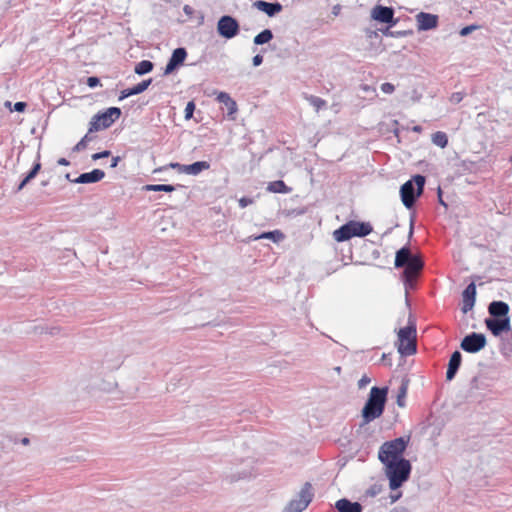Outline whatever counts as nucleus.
Wrapping results in <instances>:
<instances>
[{
  "mask_svg": "<svg viewBox=\"0 0 512 512\" xmlns=\"http://www.w3.org/2000/svg\"><path fill=\"white\" fill-rule=\"evenodd\" d=\"M386 396V388H371L369 398L362 410V416L365 423L379 418L382 415L386 403Z\"/></svg>",
  "mask_w": 512,
  "mask_h": 512,
  "instance_id": "obj_1",
  "label": "nucleus"
},
{
  "mask_svg": "<svg viewBox=\"0 0 512 512\" xmlns=\"http://www.w3.org/2000/svg\"><path fill=\"white\" fill-rule=\"evenodd\" d=\"M372 231L370 223L351 220L334 230L333 238L337 242H344L352 237H365Z\"/></svg>",
  "mask_w": 512,
  "mask_h": 512,
  "instance_id": "obj_2",
  "label": "nucleus"
},
{
  "mask_svg": "<svg viewBox=\"0 0 512 512\" xmlns=\"http://www.w3.org/2000/svg\"><path fill=\"white\" fill-rule=\"evenodd\" d=\"M384 467L385 474L389 479V486L393 490L407 481L411 473V464L407 459L385 464Z\"/></svg>",
  "mask_w": 512,
  "mask_h": 512,
  "instance_id": "obj_3",
  "label": "nucleus"
},
{
  "mask_svg": "<svg viewBox=\"0 0 512 512\" xmlns=\"http://www.w3.org/2000/svg\"><path fill=\"white\" fill-rule=\"evenodd\" d=\"M408 441L403 437L384 442L378 452V458L383 465L402 460Z\"/></svg>",
  "mask_w": 512,
  "mask_h": 512,
  "instance_id": "obj_4",
  "label": "nucleus"
},
{
  "mask_svg": "<svg viewBox=\"0 0 512 512\" xmlns=\"http://www.w3.org/2000/svg\"><path fill=\"white\" fill-rule=\"evenodd\" d=\"M425 177L415 175L411 180L405 182L400 189L401 200L406 208H411L416 200L423 193Z\"/></svg>",
  "mask_w": 512,
  "mask_h": 512,
  "instance_id": "obj_5",
  "label": "nucleus"
},
{
  "mask_svg": "<svg viewBox=\"0 0 512 512\" xmlns=\"http://www.w3.org/2000/svg\"><path fill=\"white\" fill-rule=\"evenodd\" d=\"M121 115L118 107H110L94 115L89 123V132L94 133L109 128Z\"/></svg>",
  "mask_w": 512,
  "mask_h": 512,
  "instance_id": "obj_6",
  "label": "nucleus"
},
{
  "mask_svg": "<svg viewBox=\"0 0 512 512\" xmlns=\"http://www.w3.org/2000/svg\"><path fill=\"white\" fill-rule=\"evenodd\" d=\"M398 352L410 356L416 353V329L414 326L401 328L398 332Z\"/></svg>",
  "mask_w": 512,
  "mask_h": 512,
  "instance_id": "obj_7",
  "label": "nucleus"
},
{
  "mask_svg": "<svg viewBox=\"0 0 512 512\" xmlns=\"http://www.w3.org/2000/svg\"><path fill=\"white\" fill-rule=\"evenodd\" d=\"M312 486L305 483L297 498L291 500L286 507V512H302L312 500Z\"/></svg>",
  "mask_w": 512,
  "mask_h": 512,
  "instance_id": "obj_8",
  "label": "nucleus"
},
{
  "mask_svg": "<svg viewBox=\"0 0 512 512\" xmlns=\"http://www.w3.org/2000/svg\"><path fill=\"white\" fill-rule=\"evenodd\" d=\"M217 31L220 36L231 39L239 33V23L232 16H222L217 23Z\"/></svg>",
  "mask_w": 512,
  "mask_h": 512,
  "instance_id": "obj_9",
  "label": "nucleus"
},
{
  "mask_svg": "<svg viewBox=\"0 0 512 512\" xmlns=\"http://www.w3.org/2000/svg\"><path fill=\"white\" fill-rule=\"evenodd\" d=\"M460 346L468 353H477L486 346V337L483 334L473 332L463 338Z\"/></svg>",
  "mask_w": 512,
  "mask_h": 512,
  "instance_id": "obj_10",
  "label": "nucleus"
},
{
  "mask_svg": "<svg viewBox=\"0 0 512 512\" xmlns=\"http://www.w3.org/2000/svg\"><path fill=\"white\" fill-rule=\"evenodd\" d=\"M170 167L176 169L179 173L198 175L202 171L208 170L210 168V164L207 161H198L189 165L171 163Z\"/></svg>",
  "mask_w": 512,
  "mask_h": 512,
  "instance_id": "obj_11",
  "label": "nucleus"
},
{
  "mask_svg": "<svg viewBox=\"0 0 512 512\" xmlns=\"http://www.w3.org/2000/svg\"><path fill=\"white\" fill-rule=\"evenodd\" d=\"M485 324L494 336H499L503 332H507L511 329L508 317L502 319L488 318L485 320Z\"/></svg>",
  "mask_w": 512,
  "mask_h": 512,
  "instance_id": "obj_12",
  "label": "nucleus"
},
{
  "mask_svg": "<svg viewBox=\"0 0 512 512\" xmlns=\"http://www.w3.org/2000/svg\"><path fill=\"white\" fill-rule=\"evenodd\" d=\"M417 28L419 31L431 30L438 25V16L430 13L420 12L416 15Z\"/></svg>",
  "mask_w": 512,
  "mask_h": 512,
  "instance_id": "obj_13",
  "label": "nucleus"
},
{
  "mask_svg": "<svg viewBox=\"0 0 512 512\" xmlns=\"http://www.w3.org/2000/svg\"><path fill=\"white\" fill-rule=\"evenodd\" d=\"M476 297V286L470 283L462 293V312L467 313L474 307Z\"/></svg>",
  "mask_w": 512,
  "mask_h": 512,
  "instance_id": "obj_14",
  "label": "nucleus"
},
{
  "mask_svg": "<svg viewBox=\"0 0 512 512\" xmlns=\"http://www.w3.org/2000/svg\"><path fill=\"white\" fill-rule=\"evenodd\" d=\"M424 266L423 261L417 255H414L410 261L404 266V276L407 280L415 278Z\"/></svg>",
  "mask_w": 512,
  "mask_h": 512,
  "instance_id": "obj_15",
  "label": "nucleus"
},
{
  "mask_svg": "<svg viewBox=\"0 0 512 512\" xmlns=\"http://www.w3.org/2000/svg\"><path fill=\"white\" fill-rule=\"evenodd\" d=\"M371 16L379 22L391 23L393 21L394 11L390 7L377 5L372 9Z\"/></svg>",
  "mask_w": 512,
  "mask_h": 512,
  "instance_id": "obj_16",
  "label": "nucleus"
},
{
  "mask_svg": "<svg viewBox=\"0 0 512 512\" xmlns=\"http://www.w3.org/2000/svg\"><path fill=\"white\" fill-rule=\"evenodd\" d=\"M187 56V52L184 48H177L173 51L169 62L165 67V74H170L177 66L181 65Z\"/></svg>",
  "mask_w": 512,
  "mask_h": 512,
  "instance_id": "obj_17",
  "label": "nucleus"
},
{
  "mask_svg": "<svg viewBox=\"0 0 512 512\" xmlns=\"http://www.w3.org/2000/svg\"><path fill=\"white\" fill-rule=\"evenodd\" d=\"M253 6L258 9L259 11H262L266 13L268 16L272 17L275 14L282 11V5L278 2L276 3H269L266 1L258 0L253 3Z\"/></svg>",
  "mask_w": 512,
  "mask_h": 512,
  "instance_id": "obj_18",
  "label": "nucleus"
},
{
  "mask_svg": "<svg viewBox=\"0 0 512 512\" xmlns=\"http://www.w3.org/2000/svg\"><path fill=\"white\" fill-rule=\"evenodd\" d=\"M105 177L103 170L94 169L91 172L82 173L76 180V183H95L102 180Z\"/></svg>",
  "mask_w": 512,
  "mask_h": 512,
  "instance_id": "obj_19",
  "label": "nucleus"
},
{
  "mask_svg": "<svg viewBox=\"0 0 512 512\" xmlns=\"http://www.w3.org/2000/svg\"><path fill=\"white\" fill-rule=\"evenodd\" d=\"M461 359H462V356L459 351L453 352V354L450 357L447 372H446L447 380L450 381L454 378V376L456 375V373L460 367Z\"/></svg>",
  "mask_w": 512,
  "mask_h": 512,
  "instance_id": "obj_20",
  "label": "nucleus"
},
{
  "mask_svg": "<svg viewBox=\"0 0 512 512\" xmlns=\"http://www.w3.org/2000/svg\"><path fill=\"white\" fill-rule=\"evenodd\" d=\"M489 313L494 317H507L509 306L502 301H494L488 307Z\"/></svg>",
  "mask_w": 512,
  "mask_h": 512,
  "instance_id": "obj_21",
  "label": "nucleus"
},
{
  "mask_svg": "<svg viewBox=\"0 0 512 512\" xmlns=\"http://www.w3.org/2000/svg\"><path fill=\"white\" fill-rule=\"evenodd\" d=\"M339 512H362V507L357 502H351L348 499H340L335 504Z\"/></svg>",
  "mask_w": 512,
  "mask_h": 512,
  "instance_id": "obj_22",
  "label": "nucleus"
},
{
  "mask_svg": "<svg viewBox=\"0 0 512 512\" xmlns=\"http://www.w3.org/2000/svg\"><path fill=\"white\" fill-rule=\"evenodd\" d=\"M413 256L414 255L411 254V251L408 247L401 248L396 253L395 263H394L395 267L396 268L404 267Z\"/></svg>",
  "mask_w": 512,
  "mask_h": 512,
  "instance_id": "obj_23",
  "label": "nucleus"
},
{
  "mask_svg": "<svg viewBox=\"0 0 512 512\" xmlns=\"http://www.w3.org/2000/svg\"><path fill=\"white\" fill-rule=\"evenodd\" d=\"M267 191L272 193H289L291 191V188H289L284 181L282 180H276L272 181L267 186Z\"/></svg>",
  "mask_w": 512,
  "mask_h": 512,
  "instance_id": "obj_24",
  "label": "nucleus"
},
{
  "mask_svg": "<svg viewBox=\"0 0 512 512\" xmlns=\"http://www.w3.org/2000/svg\"><path fill=\"white\" fill-rule=\"evenodd\" d=\"M432 143L440 148H445L448 145V137L445 132L437 131L432 134Z\"/></svg>",
  "mask_w": 512,
  "mask_h": 512,
  "instance_id": "obj_25",
  "label": "nucleus"
},
{
  "mask_svg": "<svg viewBox=\"0 0 512 512\" xmlns=\"http://www.w3.org/2000/svg\"><path fill=\"white\" fill-rule=\"evenodd\" d=\"M284 238V234L279 230H274L270 232H264L259 236L254 237V240L258 239H271L274 242H278Z\"/></svg>",
  "mask_w": 512,
  "mask_h": 512,
  "instance_id": "obj_26",
  "label": "nucleus"
},
{
  "mask_svg": "<svg viewBox=\"0 0 512 512\" xmlns=\"http://www.w3.org/2000/svg\"><path fill=\"white\" fill-rule=\"evenodd\" d=\"M272 38V31L269 29H265L254 37V43L256 45H262L271 41Z\"/></svg>",
  "mask_w": 512,
  "mask_h": 512,
  "instance_id": "obj_27",
  "label": "nucleus"
},
{
  "mask_svg": "<svg viewBox=\"0 0 512 512\" xmlns=\"http://www.w3.org/2000/svg\"><path fill=\"white\" fill-rule=\"evenodd\" d=\"M40 169H41V163L40 162L35 163L33 168L31 169V171L27 174V176L19 184L18 190L19 191L22 190L25 187V185L38 174Z\"/></svg>",
  "mask_w": 512,
  "mask_h": 512,
  "instance_id": "obj_28",
  "label": "nucleus"
},
{
  "mask_svg": "<svg viewBox=\"0 0 512 512\" xmlns=\"http://www.w3.org/2000/svg\"><path fill=\"white\" fill-rule=\"evenodd\" d=\"M153 69V63L149 60H142L135 66V73L143 75L149 73Z\"/></svg>",
  "mask_w": 512,
  "mask_h": 512,
  "instance_id": "obj_29",
  "label": "nucleus"
},
{
  "mask_svg": "<svg viewBox=\"0 0 512 512\" xmlns=\"http://www.w3.org/2000/svg\"><path fill=\"white\" fill-rule=\"evenodd\" d=\"M95 139L93 133H90L89 131L84 135V137L74 146V151H81L84 150L88 143L93 141Z\"/></svg>",
  "mask_w": 512,
  "mask_h": 512,
  "instance_id": "obj_30",
  "label": "nucleus"
},
{
  "mask_svg": "<svg viewBox=\"0 0 512 512\" xmlns=\"http://www.w3.org/2000/svg\"><path fill=\"white\" fill-rule=\"evenodd\" d=\"M218 100L224 103L231 112L235 111L236 103L234 100L231 99V97L227 93L221 92L218 95Z\"/></svg>",
  "mask_w": 512,
  "mask_h": 512,
  "instance_id": "obj_31",
  "label": "nucleus"
},
{
  "mask_svg": "<svg viewBox=\"0 0 512 512\" xmlns=\"http://www.w3.org/2000/svg\"><path fill=\"white\" fill-rule=\"evenodd\" d=\"M145 189L147 191H164V192H172L175 190V187L168 184H150L146 185Z\"/></svg>",
  "mask_w": 512,
  "mask_h": 512,
  "instance_id": "obj_32",
  "label": "nucleus"
},
{
  "mask_svg": "<svg viewBox=\"0 0 512 512\" xmlns=\"http://www.w3.org/2000/svg\"><path fill=\"white\" fill-rule=\"evenodd\" d=\"M306 99L316 109V111L326 107L327 104V102L322 98L313 95L307 96Z\"/></svg>",
  "mask_w": 512,
  "mask_h": 512,
  "instance_id": "obj_33",
  "label": "nucleus"
},
{
  "mask_svg": "<svg viewBox=\"0 0 512 512\" xmlns=\"http://www.w3.org/2000/svg\"><path fill=\"white\" fill-rule=\"evenodd\" d=\"M151 82H152L151 79L144 80V81L138 83L137 85L133 86L131 88V92L135 93V95L140 94L148 88V86L151 84Z\"/></svg>",
  "mask_w": 512,
  "mask_h": 512,
  "instance_id": "obj_34",
  "label": "nucleus"
},
{
  "mask_svg": "<svg viewBox=\"0 0 512 512\" xmlns=\"http://www.w3.org/2000/svg\"><path fill=\"white\" fill-rule=\"evenodd\" d=\"M382 491V486L379 484H373L371 485L366 491L364 496L373 498L377 496Z\"/></svg>",
  "mask_w": 512,
  "mask_h": 512,
  "instance_id": "obj_35",
  "label": "nucleus"
},
{
  "mask_svg": "<svg viewBox=\"0 0 512 512\" xmlns=\"http://www.w3.org/2000/svg\"><path fill=\"white\" fill-rule=\"evenodd\" d=\"M195 111V103L194 101H189L185 108V119L189 120L193 117V113Z\"/></svg>",
  "mask_w": 512,
  "mask_h": 512,
  "instance_id": "obj_36",
  "label": "nucleus"
},
{
  "mask_svg": "<svg viewBox=\"0 0 512 512\" xmlns=\"http://www.w3.org/2000/svg\"><path fill=\"white\" fill-rule=\"evenodd\" d=\"M480 27L478 25H468V26H465L463 27L461 30H460V35L461 36H467L469 35L470 33H472L473 31L479 29Z\"/></svg>",
  "mask_w": 512,
  "mask_h": 512,
  "instance_id": "obj_37",
  "label": "nucleus"
},
{
  "mask_svg": "<svg viewBox=\"0 0 512 512\" xmlns=\"http://www.w3.org/2000/svg\"><path fill=\"white\" fill-rule=\"evenodd\" d=\"M395 90V87L393 84L386 82L381 85V91L385 94H391Z\"/></svg>",
  "mask_w": 512,
  "mask_h": 512,
  "instance_id": "obj_38",
  "label": "nucleus"
},
{
  "mask_svg": "<svg viewBox=\"0 0 512 512\" xmlns=\"http://www.w3.org/2000/svg\"><path fill=\"white\" fill-rule=\"evenodd\" d=\"M110 154H111L110 151L105 150V151L93 154L92 155V159L94 161H96V160H99V159H102V158H106V157L110 156Z\"/></svg>",
  "mask_w": 512,
  "mask_h": 512,
  "instance_id": "obj_39",
  "label": "nucleus"
},
{
  "mask_svg": "<svg viewBox=\"0 0 512 512\" xmlns=\"http://www.w3.org/2000/svg\"><path fill=\"white\" fill-rule=\"evenodd\" d=\"M238 203L241 208H245L253 203V199L248 197H242L238 200Z\"/></svg>",
  "mask_w": 512,
  "mask_h": 512,
  "instance_id": "obj_40",
  "label": "nucleus"
},
{
  "mask_svg": "<svg viewBox=\"0 0 512 512\" xmlns=\"http://www.w3.org/2000/svg\"><path fill=\"white\" fill-rule=\"evenodd\" d=\"M87 85H88L89 87H91V88H94V87H96V86L100 85V80H99V78L94 77V76H92V77H88V79H87Z\"/></svg>",
  "mask_w": 512,
  "mask_h": 512,
  "instance_id": "obj_41",
  "label": "nucleus"
},
{
  "mask_svg": "<svg viewBox=\"0 0 512 512\" xmlns=\"http://www.w3.org/2000/svg\"><path fill=\"white\" fill-rule=\"evenodd\" d=\"M26 106L27 105H26L25 102H16L14 104V110L17 111V112H24Z\"/></svg>",
  "mask_w": 512,
  "mask_h": 512,
  "instance_id": "obj_42",
  "label": "nucleus"
},
{
  "mask_svg": "<svg viewBox=\"0 0 512 512\" xmlns=\"http://www.w3.org/2000/svg\"><path fill=\"white\" fill-rule=\"evenodd\" d=\"M262 62H263V57L261 55L258 54L253 57V65L254 66H259Z\"/></svg>",
  "mask_w": 512,
  "mask_h": 512,
  "instance_id": "obj_43",
  "label": "nucleus"
},
{
  "mask_svg": "<svg viewBox=\"0 0 512 512\" xmlns=\"http://www.w3.org/2000/svg\"><path fill=\"white\" fill-rule=\"evenodd\" d=\"M183 11L189 16L193 15L194 13V9L190 5H185L183 7Z\"/></svg>",
  "mask_w": 512,
  "mask_h": 512,
  "instance_id": "obj_44",
  "label": "nucleus"
},
{
  "mask_svg": "<svg viewBox=\"0 0 512 512\" xmlns=\"http://www.w3.org/2000/svg\"><path fill=\"white\" fill-rule=\"evenodd\" d=\"M131 95H135V93H132L131 92V88H129V89H126V90L122 91V96L120 98L123 99V98H126V97L131 96Z\"/></svg>",
  "mask_w": 512,
  "mask_h": 512,
  "instance_id": "obj_45",
  "label": "nucleus"
},
{
  "mask_svg": "<svg viewBox=\"0 0 512 512\" xmlns=\"http://www.w3.org/2000/svg\"><path fill=\"white\" fill-rule=\"evenodd\" d=\"M370 382V379L367 377V376H363L360 381H359V386L360 387H363L365 386L366 384H368Z\"/></svg>",
  "mask_w": 512,
  "mask_h": 512,
  "instance_id": "obj_46",
  "label": "nucleus"
},
{
  "mask_svg": "<svg viewBox=\"0 0 512 512\" xmlns=\"http://www.w3.org/2000/svg\"><path fill=\"white\" fill-rule=\"evenodd\" d=\"M119 161H120L119 156L113 157L112 161H111V165H110L111 168H115L118 165Z\"/></svg>",
  "mask_w": 512,
  "mask_h": 512,
  "instance_id": "obj_47",
  "label": "nucleus"
},
{
  "mask_svg": "<svg viewBox=\"0 0 512 512\" xmlns=\"http://www.w3.org/2000/svg\"><path fill=\"white\" fill-rule=\"evenodd\" d=\"M57 163L59 165H62V166H68L69 165V161L66 159V158H60L58 159Z\"/></svg>",
  "mask_w": 512,
  "mask_h": 512,
  "instance_id": "obj_48",
  "label": "nucleus"
},
{
  "mask_svg": "<svg viewBox=\"0 0 512 512\" xmlns=\"http://www.w3.org/2000/svg\"><path fill=\"white\" fill-rule=\"evenodd\" d=\"M438 197H439V203H440L441 205H443L444 207H447V204H446V203L443 201V199H442V196H441V189H440V188H439V190H438Z\"/></svg>",
  "mask_w": 512,
  "mask_h": 512,
  "instance_id": "obj_49",
  "label": "nucleus"
},
{
  "mask_svg": "<svg viewBox=\"0 0 512 512\" xmlns=\"http://www.w3.org/2000/svg\"><path fill=\"white\" fill-rule=\"evenodd\" d=\"M412 131L413 132H416V133H421L422 132V127L419 126V125H416L412 128Z\"/></svg>",
  "mask_w": 512,
  "mask_h": 512,
  "instance_id": "obj_50",
  "label": "nucleus"
},
{
  "mask_svg": "<svg viewBox=\"0 0 512 512\" xmlns=\"http://www.w3.org/2000/svg\"><path fill=\"white\" fill-rule=\"evenodd\" d=\"M21 442H22V444L27 445L29 443V439L23 438Z\"/></svg>",
  "mask_w": 512,
  "mask_h": 512,
  "instance_id": "obj_51",
  "label": "nucleus"
},
{
  "mask_svg": "<svg viewBox=\"0 0 512 512\" xmlns=\"http://www.w3.org/2000/svg\"><path fill=\"white\" fill-rule=\"evenodd\" d=\"M398 405H399V406H403V405H404V404H403V402H402V398H399V399H398Z\"/></svg>",
  "mask_w": 512,
  "mask_h": 512,
  "instance_id": "obj_52",
  "label": "nucleus"
}]
</instances>
